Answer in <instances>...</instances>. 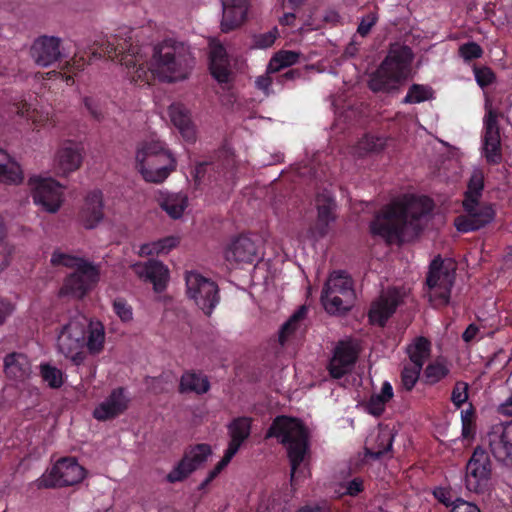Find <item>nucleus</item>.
Segmentation results:
<instances>
[{
    "mask_svg": "<svg viewBox=\"0 0 512 512\" xmlns=\"http://www.w3.org/2000/svg\"><path fill=\"white\" fill-rule=\"evenodd\" d=\"M132 33L133 30L127 29L95 42L88 49L77 48L74 56L65 61V67L69 72L76 73L94 59L107 57L124 66L130 81L141 87L150 86L155 79L174 83L189 77L195 65L189 45L165 39L153 47L152 56L147 62L139 46L133 44Z\"/></svg>",
    "mask_w": 512,
    "mask_h": 512,
    "instance_id": "obj_1",
    "label": "nucleus"
},
{
    "mask_svg": "<svg viewBox=\"0 0 512 512\" xmlns=\"http://www.w3.org/2000/svg\"><path fill=\"white\" fill-rule=\"evenodd\" d=\"M434 202L427 196H411L404 202H394L377 213L369 229L387 244H401L417 238L424 229Z\"/></svg>",
    "mask_w": 512,
    "mask_h": 512,
    "instance_id": "obj_2",
    "label": "nucleus"
},
{
    "mask_svg": "<svg viewBox=\"0 0 512 512\" xmlns=\"http://www.w3.org/2000/svg\"><path fill=\"white\" fill-rule=\"evenodd\" d=\"M265 438H275L286 448L291 468V485H296L300 474L303 472L301 465L305 463L310 453V432L308 428L298 418L278 415L267 429Z\"/></svg>",
    "mask_w": 512,
    "mask_h": 512,
    "instance_id": "obj_3",
    "label": "nucleus"
},
{
    "mask_svg": "<svg viewBox=\"0 0 512 512\" xmlns=\"http://www.w3.org/2000/svg\"><path fill=\"white\" fill-rule=\"evenodd\" d=\"M136 166L146 182L160 184L176 170L177 160L164 142L149 139L137 147Z\"/></svg>",
    "mask_w": 512,
    "mask_h": 512,
    "instance_id": "obj_4",
    "label": "nucleus"
},
{
    "mask_svg": "<svg viewBox=\"0 0 512 512\" xmlns=\"http://www.w3.org/2000/svg\"><path fill=\"white\" fill-rule=\"evenodd\" d=\"M414 54L407 45L392 46L375 73L369 80L374 92H390L398 89L410 73Z\"/></svg>",
    "mask_w": 512,
    "mask_h": 512,
    "instance_id": "obj_5",
    "label": "nucleus"
},
{
    "mask_svg": "<svg viewBox=\"0 0 512 512\" xmlns=\"http://www.w3.org/2000/svg\"><path fill=\"white\" fill-rule=\"evenodd\" d=\"M193 176L197 184H208L222 190L231 189L236 182L235 155L227 148L219 149L208 161L196 164Z\"/></svg>",
    "mask_w": 512,
    "mask_h": 512,
    "instance_id": "obj_6",
    "label": "nucleus"
},
{
    "mask_svg": "<svg viewBox=\"0 0 512 512\" xmlns=\"http://www.w3.org/2000/svg\"><path fill=\"white\" fill-rule=\"evenodd\" d=\"M353 280L343 270H334L326 280L321 303L329 314H343L351 309L355 300Z\"/></svg>",
    "mask_w": 512,
    "mask_h": 512,
    "instance_id": "obj_7",
    "label": "nucleus"
},
{
    "mask_svg": "<svg viewBox=\"0 0 512 512\" xmlns=\"http://www.w3.org/2000/svg\"><path fill=\"white\" fill-rule=\"evenodd\" d=\"M455 272L444 265L438 256L431 262L426 277L429 300L434 307L446 306L450 301Z\"/></svg>",
    "mask_w": 512,
    "mask_h": 512,
    "instance_id": "obj_8",
    "label": "nucleus"
},
{
    "mask_svg": "<svg viewBox=\"0 0 512 512\" xmlns=\"http://www.w3.org/2000/svg\"><path fill=\"white\" fill-rule=\"evenodd\" d=\"M185 281L188 297L195 302L206 316H211L220 302L217 283L194 271L186 273Z\"/></svg>",
    "mask_w": 512,
    "mask_h": 512,
    "instance_id": "obj_9",
    "label": "nucleus"
},
{
    "mask_svg": "<svg viewBox=\"0 0 512 512\" xmlns=\"http://www.w3.org/2000/svg\"><path fill=\"white\" fill-rule=\"evenodd\" d=\"M484 118L485 137L482 142V153L490 164H499L502 161L501 138L498 120L504 117L502 111L494 108L489 97L485 96Z\"/></svg>",
    "mask_w": 512,
    "mask_h": 512,
    "instance_id": "obj_10",
    "label": "nucleus"
},
{
    "mask_svg": "<svg viewBox=\"0 0 512 512\" xmlns=\"http://www.w3.org/2000/svg\"><path fill=\"white\" fill-rule=\"evenodd\" d=\"M86 470L74 458H62L52 467L48 477L39 481L40 488L73 486L80 483Z\"/></svg>",
    "mask_w": 512,
    "mask_h": 512,
    "instance_id": "obj_11",
    "label": "nucleus"
},
{
    "mask_svg": "<svg viewBox=\"0 0 512 512\" xmlns=\"http://www.w3.org/2000/svg\"><path fill=\"white\" fill-rule=\"evenodd\" d=\"M480 178L476 173L471 177L468 190L463 200V208L466 212L454 220V225L459 232L467 233L480 228Z\"/></svg>",
    "mask_w": 512,
    "mask_h": 512,
    "instance_id": "obj_12",
    "label": "nucleus"
},
{
    "mask_svg": "<svg viewBox=\"0 0 512 512\" xmlns=\"http://www.w3.org/2000/svg\"><path fill=\"white\" fill-rule=\"evenodd\" d=\"M359 353V346L353 339L339 340L327 366L330 376L341 379L350 373L358 360Z\"/></svg>",
    "mask_w": 512,
    "mask_h": 512,
    "instance_id": "obj_13",
    "label": "nucleus"
},
{
    "mask_svg": "<svg viewBox=\"0 0 512 512\" xmlns=\"http://www.w3.org/2000/svg\"><path fill=\"white\" fill-rule=\"evenodd\" d=\"M99 271L92 263H83L64 280L60 293L74 298H83L98 282Z\"/></svg>",
    "mask_w": 512,
    "mask_h": 512,
    "instance_id": "obj_14",
    "label": "nucleus"
},
{
    "mask_svg": "<svg viewBox=\"0 0 512 512\" xmlns=\"http://www.w3.org/2000/svg\"><path fill=\"white\" fill-rule=\"evenodd\" d=\"M130 402L126 388L116 387L94 408L93 417L101 422L113 420L128 410Z\"/></svg>",
    "mask_w": 512,
    "mask_h": 512,
    "instance_id": "obj_15",
    "label": "nucleus"
},
{
    "mask_svg": "<svg viewBox=\"0 0 512 512\" xmlns=\"http://www.w3.org/2000/svg\"><path fill=\"white\" fill-rule=\"evenodd\" d=\"M63 189L58 181L52 178H39L33 191L35 204L49 213H56L63 202Z\"/></svg>",
    "mask_w": 512,
    "mask_h": 512,
    "instance_id": "obj_16",
    "label": "nucleus"
},
{
    "mask_svg": "<svg viewBox=\"0 0 512 512\" xmlns=\"http://www.w3.org/2000/svg\"><path fill=\"white\" fill-rule=\"evenodd\" d=\"M31 56L35 63L42 67H48L53 63L68 57L65 48L61 47V39L55 36H40L32 47Z\"/></svg>",
    "mask_w": 512,
    "mask_h": 512,
    "instance_id": "obj_17",
    "label": "nucleus"
},
{
    "mask_svg": "<svg viewBox=\"0 0 512 512\" xmlns=\"http://www.w3.org/2000/svg\"><path fill=\"white\" fill-rule=\"evenodd\" d=\"M211 452V448L208 444H197L191 448L167 475L168 481L175 483L188 477L189 474L207 460Z\"/></svg>",
    "mask_w": 512,
    "mask_h": 512,
    "instance_id": "obj_18",
    "label": "nucleus"
},
{
    "mask_svg": "<svg viewBox=\"0 0 512 512\" xmlns=\"http://www.w3.org/2000/svg\"><path fill=\"white\" fill-rule=\"evenodd\" d=\"M402 303V295L397 288H389L371 304L369 310V321L380 327H384L389 318L395 313Z\"/></svg>",
    "mask_w": 512,
    "mask_h": 512,
    "instance_id": "obj_19",
    "label": "nucleus"
},
{
    "mask_svg": "<svg viewBox=\"0 0 512 512\" xmlns=\"http://www.w3.org/2000/svg\"><path fill=\"white\" fill-rule=\"evenodd\" d=\"M79 222L86 229L96 228L104 219V195L100 189L87 193L78 213Z\"/></svg>",
    "mask_w": 512,
    "mask_h": 512,
    "instance_id": "obj_20",
    "label": "nucleus"
},
{
    "mask_svg": "<svg viewBox=\"0 0 512 512\" xmlns=\"http://www.w3.org/2000/svg\"><path fill=\"white\" fill-rule=\"evenodd\" d=\"M225 259L230 263H253L258 258V245L249 236L241 234L228 244Z\"/></svg>",
    "mask_w": 512,
    "mask_h": 512,
    "instance_id": "obj_21",
    "label": "nucleus"
},
{
    "mask_svg": "<svg viewBox=\"0 0 512 512\" xmlns=\"http://www.w3.org/2000/svg\"><path fill=\"white\" fill-rule=\"evenodd\" d=\"M134 273L141 279L153 284L155 292L165 290L169 278L168 268L160 261L148 260L145 263H135L132 266Z\"/></svg>",
    "mask_w": 512,
    "mask_h": 512,
    "instance_id": "obj_22",
    "label": "nucleus"
},
{
    "mask_svg": "<svg viewBox=\"0 0 512 512\" xmlns=\"http://www.w3.org/2000/svg\"><path fill=\"white\" fill-rule=\"evenodd\" d=\"M83 161V152L80 146L73 142L65 143L57 152L55 169L57 174L67 176L78 170Z\"/></svg>",
    "mask_w": 512,
    "mask_h": 512,
    "instance_id": "obj_23",
    "label": "nucleus"
},
{
    "mask_svg": "<svg viewBox=\"0 0 512 512\" xmlns=\"http://www.w3.org/2000/svg\"><path fill=\"white\" fill-rule=\"evenodd\" d=\"M223 15L221 21V30L228 33L238 28L246 19L250 6V0H230L222 2Z\"/></svg>",
    "mask_w": 512,
    "mask_h": 512,
    "instance_id": "obj_24",
    "label": "nucleus"
},
{
    "mask_svg": "<svg viewBox=\"0 0 512 512\" xmlns=\"http://www.w3.org/2000/svg\"><path fill=\"white\" fill-rule=\"evenodd\" d=\"M395 434L388 426H380L374 439L364 448L366 457L378 460L392 452Z\"/></svg>",
    "mask_w": 512,
    "mask_h": 512,
    "instance_id": "obj_25",
    "label": "nucleus"
},
{
    "mask_svg": "<svg viewBox=\"0 0 512 512\" xmlns=\"http://www.w3.org/2000/svg\"><path fill=\"white\" fill-rule=\"evenodd\" d=\"M317 223L316 230L319 236L328 233V227L335 220L336 201L327 193H320L316 197Z\"/></svg>",
    "mask_w": 512,
    "mask_h": 512,
    "instance_id": "obj_26",
    "label": "nucleus"
},
{
    "mask_svg": "<svg viewBox=\"0 0 512 512\" xmlns=\"http://www.w3.org/2000/svg\"><path fill=\"white\" fill-rule=\"evenodd\" d=\"M168 112L171 122L181 135L188 141H193L195 139V130L189 110L181 103H173L169 106Z\"/></svg>",
    "mask_w": 512,
    "mask_h": 512,
    "instance_id": "obj_27",
    "label": "nucleus"
},
{
    "mask_svg": "<svg viewBox=\"0 0 512 512\" xmlns=\"http://www.w3.org/2000/svg\"><path fill=\"white\" fill-rule=\"evenodd\" d=\"M252 421L249 417L234 418L227 426L230 441L227 449L238 452L242 444L251 434Z\"/></svg>",
    "mask_w": 512,
    "mask_h": 512,
    "instance_id": "obj_28",
    "label": "nucleus"
},
{
    "mask_svg": "<svg viewBox=\"0 0 512 512\" xmlns=\"http://www.w3.org/2000/svg\"><path fill=\"white\" fill-rule=\"evenodd\" d=\"M4 372L7 377L17 381L25 380L30 374V364L26 356L10 353L4 358Z\"/></svg>",
    "mask_w": 512,
    "mask_h": 512,
    "instance_id": "obj_29",
    "label": "nucleus"
},
{
    "mask_svg": "<svg viewBox=\"0 0 512 512\" xmlns=\"http://www.w3.org/2000/svg\"><path fill=\"white\" fill-rule=\"evenodd\" d=\"M57 346L59 352L66 358L71 359L74 364L79 365L84 361L85 355L82 351L84 346H82L80 342L74 340L63 330H61L58 335Z\"/></svg>",
    "mask_w": 512,
    "mask_h": 512,
    "instance_id": "obj_30",
    "label": "nucleus"
},
{
    "mask_svg": "<svg viewBox=\"0 0 512 512\" xmlns=\"http://www.w3.org/2000/svg\"><path fill=\"white\" fill-rule=\"evenodd\" d=\"M23 180V172L20 165L0 149V181L6 184H19Z\"/></svg>",
    "mask_w": 512,
    "mask_h": 512,
    "instance_id": "obj_31",
    "label": "nucleus"
},
{
    "mask_svg": "<svg viewBox=\"0 0 512 512\" xmlns=\"http://www.w3.org/2000/svg\"><path fill=\"white\" fill-rule=\"evenodd\" d=\"M210 389L208 378L202 373L194 371L185 372L180 380L179 391L181 393L194 392L204 394Z\"/></svg>",
    "mask_w": 512,
    "mask_h": 512,
    "instance_id": "obj_32",
    "label": "nucleus"
},
{
    "mask_svg": "<svg viewBox=\"0 0 512 512\" xmlns=\"http://www.w3.org/2000/svg\"><path fill=\"white\" fill-rule=\"evenodd\" d=\"M85 345L91 354H98L104 348L105 328L100 321H89L86 329Z\"/></svg>",
    "mask_w": 512,
    "mask_h": 512,
    "instance_id": "obj_33",
    "label": "nucleus"
},
{
    "mask_svg": "<svg viewBox=\"0 0 512 512\" xmlns=\"http://www.w3.org/2000/svg\"><path fill=\"white\" fill-rule=\"evenodd\" d=\"M480 445L474 448L473 454L466 465L465 485L469 491L480 492Z\"/></svg>",
    "mask_w": 512,
    "mask_h": 512,
    "instance_id": "obj_34",
    "label": "nucleus"
},
{
    "mask_svg": "<svg viewBox=\"0 0 512 512\" xmlns=\"http://www.w3.org/2000/svg\"><path fill=\"white\" fill-rule=\"evenodd\" d=\"M407 353L414 365L423 367L431 354V342L424 336H418L408 345Z\"/></svg>",
    "mask_w": 512,
    "mask_h": 512,
    "instance_id": "obj_35",
    "label": "nucleus"
},
{
    "mask_svg": "<svg viewBox=\"0 0 512 512\" xmlns=\"http://www.w3.org/2000/svg\"><path fill=\"white\" fill-rule=\"evenodd\" d=\"M160 205L171 218L179 219L188 206V197L184 193L169 194Z\"/></svg>",
    "mask_w": 512,
    "mask_h": 512,
    "instance_id": "obj_36",
    "label": "nucleus"
},
{
    "mask_svg": "<svg viewBox=\"0 0 512 512\" xmlns=\"http://www.w3.org/2000/svg\"><path fill=\"white\" fill-rule=\"evenodd\" d=\"M489 448L493 457L507 468H512V441L489 439Z\"/></svg>",
    "mask_w": 512,
    "mask_h": 512,
    "instance_id": "obj_37",
    "label": "nucleus"
},
{
    "mask_svg": "<svg viewBox=\"0 0 512 512\" xmlns=\"http://www.w3.org/2000/svg\"><path fill=\"white\" fill-rule=\"evenodd\" d=\"M300 54L291 50H280L274 54L267 66V73H277L281 69L297 63Z\"/></svg>",
    "mask_w": 512,
    "mask_h": 512,
    "instance_id": "obj_38",
    "label": "nucleus"
},
{
    "mask_svg": "<svg viewBox=\"0 0 512 512\" xmlns=\"http://www.w3.org/2000/svg\"><path fill=\"white\" fill-rule=\"evenodd\" d=\"M178 243L179 239L177 237H165L158 241L141 245L139 254L141 256H149L153 254L167 253L172 248L176 247Z\"/></svg>",
    "mask_w": 512,
    "mask_h": 512,
    "instance_id": "obj_39",
    "label": "nucleus"
},
{
    "mask_svg": "<svg viewBox=\"0 0 512 512\" xmlns=\"http://www.w3.org/2000/svg\"><path fill=\"white\" fill-rule=\"evenodd\" d=\"M433 89L428 85L412 84L403 99L405 104H417L433 98Z\"/></svg>",
    "mask_w": 512,
    "mask_h": 512,
    "instance_id": "obj_40",
    "label": "nucleus"
},
{
    "mask_svg": "<svg viewBox=\"0 0 512 512\" xmlns=\"http://www.w3.org/2000/svg\"><path fill=\"white\" fill-rule=\"evenodd\" d=\"M87 323L88 320L86 318H74L63 325L61 330L66 332L74 340L80 342L82 346H85Z\"/></svg>",
    "mask_w": 512,
    "mask_h": 512,
    "instance_id": "obj_41",
    "label": "nucleus"
},
{
    "mask_svg": "<svg viewBox=\"0 0 512 512\" xmlns=\"http://www.w3.org/2000/svg\"><path fill=\"white\" fill-rule=\"evenodd\" d=\"M40 375L52 389H59L64 383L62 371L49 363L40 364Z\"/></svg>",
    "mask_w": 512,
    "mask_h": 512,
    "instance_id": "obj_42",
    "label": "nucleus"
},
{
    "mask_svg": "<svg viewBox=\"0 0 512 512\" xmlns=\"http://www.w3.org/2000/svg\"><path fill=\"white\" fill-rule=\"evenodd\" d=\"M462 437L466 440H472L475 436V409L472 404L461 411Z\"/></svg>",
    "mask_w": 512,
    "mask_h": 512,
    "instance_id": "obj_43",
    "label": "nucleus"
},
{
    "mask_svg": "<svg viewBox=\"0 0 512 512\" xmlns=\"http://www.w3.org/2000/svg\"><path fill=\"white\" fill-rule=\"evenodd\" d=\"M449 374L448 367L442 362H433L427 365L424 376L426 383L435 384L445 378Z\"/></svg>",
    "mask_w": 512,
    "mask_h": 512,
    "instance_id": "obj_44",
    "label": "nucleus"
},
{
    "mask_svg": "<svg viewBox=\"0 0 512 512\" xmlns=\"http://www.w3.org/2000/svg\"><path fill=\"white\" fill-rule=\"evenodd\" d=\"M51 263L54 266H65L68 268H75L78 271V267L83 263H89L83 258L69 255L60 251H54L51 256Z\"/></svg>",
    "mask_w": 512,
    "mask_h": 512,
    "instance_id": "obj_45",
    "label": "nucleus"
},
{
    "mask_svg": "<svg viewBox=\"0 0 512 512\" xmlns=\"http://www.w3.org/2000/svg\"><path fill=\"white\" fill-rule=\"evenodd\" d=\"M278 36L279 32L277 27L265 33L254 34L252 36L251 47L255 49H267L275 43Z\"/></svg>",
    "mask_w": 512,
    "mask_h": 512,
    "instance_id": "obj_46",
    "label": "nucleus"
},
{
    "mask_svg": "<svg viewBox=\"0 0 512 512\" xmlns=\"http://www.w3.org/2000/svg\"><path fill=\"white\" fill-rule=\"evenodd\" d=\"M112 307L114 313L122 322L127 323L133 320V308L125 298H115L113 300Z\"/></svg>",
    "mask_w": 512,
    "mask_h": 512,
    "instance_id": "obj_47",
    "label": "nucleus"
},
{
    "mask_svg": "<svg viewBox=\"0 0 512 512\" xmlns=\"http://www.w3.org/2000/svg\"><path fill=\"white\" fill-rule=\"evenodd\" d=\"M423 367L414 365L405 366L401 372V383L407 391H411L417 383Z\"/></svg>",
    "mask_w": 512,
    "mask_h": 512,
    "instance_id": "obj_48",
    "label": "nucleus"
},
{
    "mask_svg": "<svg viewBox=\"0 0 512 512\" xmlns=\"http://www.w3.org/2000/svg\"><path fill=\"white\" fill-rule=\"evenodd\" d=\"M489 439H503L512 441V421L493 425L488 433Z\"/></svg>",
    "mask_w": 512,
    "mask_h": 512,
    "instance_id": "obj_49",
    "label": "nucleus"
},
{
    "mask_svg": "<svg viewBox=\"0 0 512 512\" xmlns=\"http://www.w3.org/2000/svg\"><path fill=\"white\" fill-rule=\"evenodd\" d=\"M468 399V385L465 382L458 381L453 387L451 401L460 408Z\"/></svg>",
    "mask_w": 512,
    "mask_h": 512,
    "instance_id": "obj_50",
    "label": "nucleus"
},
{
    "mask_svg": "<svg viewBox=\"0 0 512 512\" xmlns=\"http://www.w3.org/2000/svg\"><path fill=\"white\" fill-rule=\"evenodd\" d=\"M209 69L211 75L219 83H227L229 81L230 73L227 67V62H210Z\"/></svg>",
    "mask_w": 512,
    "mask_h": 512,
    "instance_id": "obj_51",
    "label": "nucleus"
},
{
    "mask_svg": "<svg viewBox=\"0 0 512 512\" xmlns=\"http://www.w3.org/2000/svg\"><path fill=\"white\" fill-rule=\"evenodd\" d=\"M433 496L439 503L446 507H453L455 503L453 491L450 487H435L433 490Z\"/></svg>",
    "mask_w": 512,
    "mask_h": 512,
    "instance_id": "obj_52",
    "label": "nucleus"
},
{
    "mask_svg": "<svg viewBox=\"0 0 512 512\" xmlns=\"http://www.w3.org/2000/svg\"><path fill=\"white\" fill-rule=\"evenodd\" d=\"M459 54L465 61H471L480 57V45L476 42H468L460 46Z\"/></svg>",
    "mask_w": 512,
    "mask_h": 512,
    "instance_id": "obj_53",
    "label": "nucleus"
},
{
    "mask_svg": "<svg viewBox=\"0 0 512 512\" xmlns=\"http://www.w3.org/2000/svg\"><path fill=\"white\" fill-rule=\"evenodd\" d=\"M377 21L378 16L376 13L370 12L363 16L357 28L358 34L362 37H366L370 33L372 27L376 25Z\"/></svg>",
    "mask_w": 512,
    "mask_h": 512,
    "instance_id": "obj_54",
    "label": "nucleus"
},
{
    "mask_svg": "<svg viewBox=\"0 0 512 512\" xmlns=\"http://www.w3.org/2000/svg\"><path fill=\"white\" fill-rule=\"evenodd\" d=\"M386 403L379 395L374 394L368 400L367 410L374 416H380L385 410Z\"/></svg>",
    "mask_w": 512,
    "mask_h": 512,
    "instance_id": "obj_55",
    "label": "nucleus"
},
{
    "mask_svg": "<svg viewBox=\"0 0 512 512\" xmlns=\"http://www.w3.org/2000/svg\"><path fill=\"white\" fill-rule=\"evenodd\" d=\"M83 103L87 111L94 119L99 121L103 118L102 109L97 99L87 96L83 99Z\"/></svg>",
    "mask_w": 512,
    "mask_h": 512,
    "instance_id": "obj_56",
    "label": "nucleus"
},
{
    "mask_svg": "<svg viewBox=\"0 0 512 512\" xmlns=\"http://www.w3.org/2000/svg\"><path fill=\"white\" fill-rule=\"evenodd\" d=\"M450 512H480V508L472 502L465 501L462 498H455V503Z\"/></svg>",
    "mask_w": 512,
    "mask_h": 512,
    "instance_id": "obj_57",
    "label": "nucleus"
},
{
    "mask_svg": "<svg viewBox=\"0 0 512 512\" xmlns=\"http://www.w3.org/2000/svg\"><path fill=\"white\" fill-rule=\"evenodd\" d=\"M298 324L292 321L290 318L285 322L279 332V342L284 345L288 338L297 330Z\"/></svg>",
    "mask_w": 512,
    "mask_h": 512,
    "instance_id": "obj_58",
    "label": "nucleus"
},
{
    "mask_svg": "<svg viewBox=\"0 0 512 512\" xmlns=\"http://www.w3.org/2000/svg\"><path fill=\"white\" fill-rule=\"evenodd\" d=\"M14 310L15 306L8 298L0 297V325L6 322Z\"/></svg>",
    "mask_w": 512,
    "mask_h": 512,
    "instance_id": "obj_59",
    "label": "nucleus"
},
{
    "mask_svg": "<svg viewBox=\"0 0 512 512\" xmlns=\"http://www.w3.org/2000/svg\"><path fill=\"white\" fill-rule=\"evenodd\" d=\"M364 490L363 480L356 477L346 484L345 494L351 497L359 495Z\"/></svg>",
    "mask_w": 512,
    "mask_h": 512,
    "instance_id": "obj_60",
    "label": "nucleus"
},
{
    "mask_svg": "<svg viewBox=\"0 0 512 512\" xmlns=\"http://www.w3.org/2000/svg\"><path fill=\"white\" fill-rule=\"evenodd\" d=\"M495 217V210L492 205L482 203V228L489 224Z\"/></svg>",
    "mask_w": 512,
    "mask_h": 512,
    "instance_id": "obj_61",
    "label": "nucleus"
},
{
    "mask_svg": "<svg viewBox=\"0 0 512 512\" xmlns=\"http://www.w3.org/2000/svg\"><path fill=\"white\" fill-rule=\"evenodd\" d=\"M210 62H227L226 50L222 45L214 47L210 53Z\"/></svg>",
    "mask_w": 512,
    "mask_h": 512,
    "instance_id": "obj_62",
    "label": "nucleus"
},
{
    "mask_svg": "<svg viewBox=\"0 0 512 512\" xmlns=\"http://www.w3.org/2000/svg\"><path fill=\"white\" fill-rule=\"evenodd\" d=\"M478 332L479 327L475 323L470 324L462 334L463 341L466 343H470L472 340L475 339Z\"/></svg>",
    "mask_w": 512,
    "mask_h": 512,
    "instance_id": "obj_63",
    "label": "nucleus"
},
{
    "mask_svg": "<svg viewBox=\"0 0 512 512\" xmlns=\"http://www.w3.org/2000/svg\"><path fill=\"white\" fill-rule=\"evenodd\" d=\"M302 75L300 69H289L285 73L278 76V82L284 84L286 81H291L299 78Z\"/></svg>",
    "mask_w": 512,
    "mask_h": 512,
    "instance_id": "obj_64",
    "label": "nucleus"
}]
</instances>
